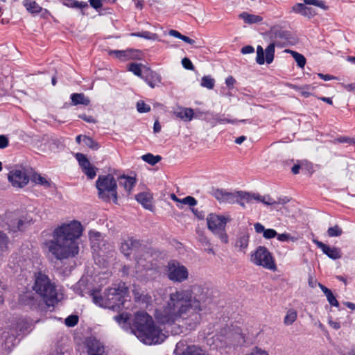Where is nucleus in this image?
Wrapping results in <instances>:
<instances>
[{"label":"nucleus","mask_w":355,"mask_h":355,"mask_svg":"<svg viewBox=\"0 0 355 355\" xmlns=\"http://www.w3.org/2000/svg\"><path fill=\"white\" fill-rule=\"evenodd\" d=\"M9 144L8 139L6 136L0 135V149L6 148Z\"/></svg>","instance_id":"6e6d98bb"},{"label":"nucleus","mask_w":355,"mask_h":355,"mask_svg":"<svg viewBox=\"0 0 355 355\" xmlns=\"http://www.w3.org/2000/svg\"><path fill=\"white\" fill-rule=\"evenodd\" d=\"M22 4L26 10L33 15H36L43 10V8L34 0H24Z\"/></svg>","instance_id":"412c9836"},{"label":"nucleus","mask_w":355,"mask_h":355,"mask_svg":"<svg viewBox=\"0 0 355 355\" xmlns=\"http://www.w3.org/2000/svg\"><path fill=\"white\" fill-rule=\"evenodd\" d=\"M138 244L139 241L129 238L127 240H124L121 242L120 250L125 256H128L130 254L132 248Z\"/></svg>","instance_id":"4be33fe9"},{"label":"nucleus","mask_w":355,"mask_h":355,"mask_svg":"<svg viewBox=\"0 0 355 355\" xmlns=\"http://www.w3.org/2000/svg\"><path fill=\"white\" fill-rule=\"evenodd\" d=\"M127 293V288L124 283H120L117 286L107 288L104 295H98L96 293H92L93 302L102 307L112 310L120 309L124 303V297Z\"/></svg>","instance_id":"20e7f679"},{"label":"nucleus","mask_w":355,"mask_h":355,"mask_svg":"<svg viewBox=\"0 0 355 355\" xmlns=\"http://www.w3.org/2000/svg\"><path fill=\"white\" fill-rule=\"evenodd\" d=\"M318 286L321 288L322 292L324 293V295H326L329 303L331 306H338L339 303H338V300L336 299L334 294L332 293L330 289H329L328 288H327L326 286H324V285L321 284L320 283L318 284Z\"/></svg>","instance_id":"cd10ccee"},{"label":"nucleus","mask_w":355,"mask_h":355,"mask_svg":"<svg viewBox=\"0 0 355 355\" xmlns=\"http://www.w3.org/2000/svg\"><path fill=\"white\" fill-rule=\"evenodd\" d=\"M249 243V235L246 233L241 234L236 242V246L239 248L240 250H245L248 246Z\"/></svg>","instance_id":"2f4dec72"},{"label":"nucleus","mask_w":355,"mask_h":355,"mask_svg":"<svg viewBox=\"0 0 355 355\" xmlns=\"http://www.w3.org/2000/svg\"><path fill=\"white\" fill-rule=\"evenodd\" d=\"M32 221L31 218L25 216L11 220L8 223V230L12 232L23 231Z\"/></svg>","instance_id":"2eb2a0df"},{"label":"nucleus","mask_w":355,"mask_h":355,"mask_svg":"<svg viewBox=\"0 0 355 355\" xmlns=\"http://www.w3.org/2000/svg\"><path fill=\"white\" fill-rule=\"evenodd\" d=\"M141 159L148 164L154 166L161 160L162 157L159 155H153L151 153H147L144 155Z\"/></svg>","instance_id":"c9c22d12"},{"label":"nucleus","mask_w":355,"mask_h":355,"mask_svg":"<svg viewBox=\"0 0 355 355\" xmlns=\"http://www.w3.org/2000/svg\"><path fill=\"white\" fill-rule=\"evenodd\" d=\"M256 62L259 64H263L265 62L264 51L261 46L259 45L257 48Z\"/></svg>","instance_id":"a18cd8bd"},{"label":"nucleus","mask_w":355,"mask_h":355,"mask_svg":"<svg viewBox=\"0 0 355 355\" xmlns=\"http://www.w3.org/2000/svg\"><path fill=\"white\" fill-rule=\"evenodd\" d=\"M200 242L205 247H209V246H211V243H210L209 240L207 237H205V236H202L200 239Z\"/></svg>","instance_id":"69168bd1"},{"label":"nucleus","mask_w":355,"mask_h":355,"mask_svg":"<svg viewBox=\"0 0 355 355\" xmlns=\"http://www.w3.org/2000/svg\"><path fill=\"white\" fill-rule=\"evenodd\" d=\"M76 158L77 159L83 173L87 176V178L91 180L94 178L96 175V168L91 164L85 155L78 153H76Z\"/></svg>","instance_id":"4468645a"},{"label":"nucleus","mask_w":355,"mask_h":355,"mask_svg":"<svg viewBox=\"0 0 355 355\" xmlns=\"http://www.w3.org/2000/svg\"><path fill=\"white\" fill-rule=\"evenodd\" d=\"M8 179L15 187L22 188L26 186L29 178L24 169L17 168L10 171Z\"/></svg>","instance_id":"f8f14e48"},{"label":"nucleus","mask_w":355,"mask_h":355,"mask_svg":"<svg viewBox=\"0 0 355 355\" xmlns=\"http://www.w3.org/2000/svg\"><path fill=\"white\" fill-rule=\"evenodd\" d=\"M254 51V47L252 46H250V45L245 46L241 50V52L243 54L252 53Z\"/></svg>","instance_id":"13d9d810"},{"label":"nucleus","mask_w":355,"mask_h":355,"mask_svg":"<svg viewBox=\"0 0 355 355\" xmlns=\"http://www.w3.org/2000/svg\"><path fill=\"white\" fill-rule=\"evenodd\" d=\"M166 275L169 280L175 283H182L189 277L187 267L177 260H171L166 267Z\"/></svg>","instance_id":"9b49d317"},{"label":"nucleus","mask_w":355,"mask_h":355,"mask_svg":"<svg viewBox=\"0 0 355 355\" xmlns=\"http://www.w3.org/2000/svg\"><path fill=\"white\" fill-rule=\"evenodd\" d=\"M87 355H105L103 343L94 337H89L85 341Z\"/></svg>","instance_id":"ddd939ff"},{"label":"nucleus","mask_w":355,"mask_h":355,"mask_svg":"<svg viewBox=\"0 0 355 355\" xmlns=\"http://www.w3.org/2000/svg\"><path fill=\"white\" fill-rule=\"evenodd\" d=\"M277 239L279 241H287L289 238H290V235L288 234H277Z\"/></svg>","instance_id":"e2e57ef3"},{"label":"nucleus","mask_w":355,"mask_h":355,"mask_svg":"<svg viewBox=\"0 0 355 355\" xmlns=\"http://www.w3.org/2000/svg\"><path fill=\"white\" fill-rule=\"evenodd\" d=\"M250 193L242 191L228 192L226 191L224 202L234 204L239 202V200H249Z\"/></svg>","instance_id":"a211bd4d"},{"label":"nucleus","mask_w":355,"mask_h":355,"mask_svg":"<svg viewBox=\"0 0 355 355\" xmlns=\"http://www.w3.org/2000/svg\"><path fill=\"white\" fill-rule=\"evenodd\" d=\"M180 202L184 205H189L191 207L197 205V200L192 196H187L181 199V200H180Z\"/></svg>","instance_id":"09e8293b"},{"label":"nucleus","mask_w":355,"mask_h":355,"mask_svg":"<svg viewBox=\"0 0 355 355\" xmlns=\"http://www.w3.org/2000/svg\"><path fill=\"white\" fill-rule=\"evenodd\" d=\"M131 332L146 345L162 343L166 336L150 315L145 311H137L130 323Z\"/></svg>","instance_id":"7ed1b4c3"},{"label":"nucleus","mask_w":355,"mask_h":355,"mask_svg":"<svg viewBox=\"0 0 355 355\" xmlns=\"http://www.w3.org/2000/svg\"><path fill=\"white\" fill-rule=\"evenodd\" d=\"M261 202L264 203V204H266V205H271L275 204V201H274L269 196H263L261 200Z\"/></svg>","instance_id":"680f3d73"},{"label":"nucleus","mask_w":355,"mask_h":355,"mask_svg":"<svg viewBox=\"0 0 355 355\" xmlns=\"http://www.w3.org/2000/svg\"><path fill=\"white\" fill-rule=\"evenodd\" d=\"M78 322V317L76 315H71L65 319V324L69 327H74Z\"/></svg>","instance_id":"49530a36"},{"label":"nucleus","mask_w":355,"mask_h":355,"mask_svg":"<svg viewBox=\"0 0 355 355\" xmlns=\"http://www.w3.org/2000/svg\"><path fill=\"white\" fill-rule=\"evenodd\" d=\"M33 180L37 184H40L46 187H50V182L40 174L34 175L33 177Z\"/></svg>","instance_id":"79ce46f5"},{"label":"nucleus","mask_w":355,"mask_h":355,"mask_svg":"<svg viewBox=\"0 0 355 355\" xmlns=\"http://www.w3.org/2000/svg\"><path fill=\"white\" fill-rule=\"evenodd\" d=\"M96 187L100 198L104 200H110L112 198L113 201L116 203L117 184L112 175H100L96 181Z\"/></svg>","instance_id":"0eeeda50"},{"label":"nucleus","mask_w":355,"mask_h":355,"mask_svg":"<svg viewBox=\"0 0 355 355\" xmlns=\"http://www.w3.org/2000/svg\"><path fill=\"white\" fill-rule=\"evenodd\" d=\"M176 116L184 121H191L193 117V110L191 108H184L175 112Z\"/></svg>","instance_id":"7c9ffc66"},{"label":"nucleus","mask_w":355,"mask_h":355,"mask_svg":"<svg viewBox=\"0 0 355 355\" xmlns=\"http://www.w3.org/2000/svg\"><path fill=\"white\" fill-rule=\"evenodd\" d=\"M272 35L271 38L273 40V42L275 45H279L281 44H286L290 42V39L291 38V35L289 32L283 31L281 29H277L273 31L272 32Z\"/></svg>","instance_id":"6ab92c4d"},{"label":"nucleus","mask_w":355,"mask_h":355,"mask_svg":"<svg viewBox=\"0 0 355 355\" xmlns=\"http://www.w3.org/2000/svg\"><path fill=\"white\" fill-rule=\"evenodd\" d=\"M250 261L255 265L264 268L275 270L277 267L272 254L264 246H259L252 254Z\"/></svg>","instance_id":"9d476101"},{"label":"nucleus","mask_w":355,"mask_h":355,"mask_svg":"<svg viewBox=\"0 0 355 355\" xmlns=\"http://www.w3.org/2000/svg\"><path fill=\"white\" fill-rule=\"evenodd\" d=\"M141 64L131 63L128 65V70L132 72L135 76L141 78L143 73V71L141 69Z\"/></svg>","instance_id":"a19ab883"},{"label":"nucleus","mask_w":355,"mask_h":355,"mask_svg":"<svg viewBox=\"0 0 355 355\" xmlns=\"http://www.w3.org/2000/svg\"><path fill=\"white\" fill-rule=\"evenodd\" d=\"M254 230H255L256 232L258 234L263 233V234L264 231H266V229H265L264 226L259 223H255L254 225Z\"/></svg>","instance_id":"052dcab7"},{"label":"nucleus","mask_w":355,"mask_h":355,"mask_svg":"<svg viewBox=\"0 0 355 355\" xmlns=\"http://www.w3.org/2000/svg\"><path fill=\"white\" fill-rule=\"evenodd\" d=\"M229 218L216 214H209L207 217L208 229L224 243H228L225 227Z\"/></svg>","instance_id":"6e6552de"},{"label":"nucleus","mask_w":355,"mask_h":355,"mask_svg":"<svg viewBox=\"0 0 355 355\" xmlns=\"http://www.w3.org/2000/svg\"><path fill=\"white\" fill-rule=\"evenodd\" d=\"M136 200L141 203L144 208L150 209L152 207L151 197L147 193H141L136 196Z\"/></svg>","instance_id":"c85d7f7f"},{"label":"nucleus","mask_w":355,"mask_h":355,"mask_svg":"<svg viewBox=\"0 0 355 355\" xmlns=\"http://www.w3.org/2000/svg\"><path fill=\"white\" fill-rule=\"evenodd\" d=\"M211 118H207V121L211 123L212 126L216 125L217 123H227L235 122L234 120H230L220 114H211Z\"/></svg>","instance_id":"c756f323"},{"label":"nucleus","mask_w":355,"mask_h":355,"mask_svg":"<svg viewBox=\"0 0 355 355\" xmlns=\"http://www.w3.org/2000/svg\"><path fill=\"white\" fill-rule=\"evenodd\" d=\"M236 83V80L232 76H229L225 80V84L227 87H232Z\"/></svg>","instance_id":"0e129e2a"},{"label":"nucleus","mask_w":355,"mask_h":355,"mask_svg":"<svg viewBox=\"0 0 355 355\" xmlns=\"http://www.w3.org/2000/svg\"><path fill=\"white\" fill-rule=\"evenodd\" d=\"M313 242L329 258L336 260L342 257V252L340 248L330 247L318 240H313Z\"/></svg>","instance_id":"dca6fc26"},{"label":"nucleus","mask_w":355,"mask_h":355,"mask_svg":"<svg viewBox=\"0 0 355 355\" xmlns=\"http://www.w3.org/2000/svg\"><path fill=\"white\" fill-rule=\"evenodd\" d=\"M62 4L69 8H84L88 7L86 2H79L76 0H62Z\"/></svg>","instance_id":"f704fd0d"},{"label":"nucleus","mask_w":355,"mask_h":355,"mask_svg":"<svg viewBox=\"0 0 355 355\" xmlns=\"http://www.w3.org/2000/svg\"><path fill=\"white\" fill-rule=\"evenodd\" d=\"M132 36L143 37L148 40H154L156 38V34L151 33L148 31H143L141 33H134L131 34Z\"/></svg>","instance_id":"c03bdc74"},{"label":"nucleus","mask_w":355,"mask_h":355,"mask_svg":"<svg viewBox=\"0 0 355 355\" xmlns=\"http://www.w3.org/2000/svg\"><path fill=\"white\" fill-rule=\"evenodd\" d=\"M114 320L117 323L119 324L125 325L127 324V322L128 320V317L126 313H122L118 315L114 316Z\"/></svg>","instance_id":"8fccbe9b"},{"label":"nucleus","mask_w":355,"mask_h":355,"mask_svg":"<svg viewBox=\"0 0 355 355\" xmlns=\"http://www.w3.org/2000/svg\"><path fill=\"white\" fill-rule=\"evenodd\" d=\"M79 118L82 119L85 121L90 123H96V120L92 116H88L85 114H80Z\"/></svg>","instance_id":"4d7b16f0"},{"label":"nucleus","mask_w":355,"mask_h":355,"mask_svg":"<svg viewBox=\"0 0 355 355\" xmlns=\"http://www.w3.org/2000/svg\"><path fill=\"white\" fill-rule=\"evenodd\" d=\"M92 7L98 9L102 7V0H89Z\"/></svg>","instance_id":"bf43d9fd"},{"label":"nucleus","mask_w":355,"mask_h":355,"mask_svg":"<svg viewBox=\"0 0 355 355\" xmlns=\"http://www.w3.org/2000/svg\"><path fill=\"white\" fill-rule=\"evenodd\" d=\"M327 233L329 236L334 237L340 236L343 233V231L338 225H336L334 227H329L327 230Z\"/></svg>","instance_id":"37998d69"},{"label":"nucleus","mask_w":355,"mask_h":355,"mask_svg":"<svg viewBox=\"0 0 355 355\" xmlns=\"http://www.w3.org/2000/svg\"><path fill=\"white\" fill-rule=\"evenodd\" d=\"M343 87L349 92H355V83L351 84H343Z\"/></svg>","instance_id":"774afa93"},{"label":"nucleus","mask_w":355,"mask_h":355,"mask_svg":"<svg viewBox=\"0 0 355 355\" xmlns=\"http://www.w3.org/2000/svg\"><path fill=\"white\" fill-rule=\"evenodd\" d=\"M182 64L184 68L188 70H194V66L188 58H184L182 60Z\"/></svg>","instance_id":"864d4df0"},{"label":"nucleus","mask_w":355,"mask_h":355,"mask_svg":"<svg viewBox=\"0 0 355 355\" xmlns=\"http://www.w3.org/2000/svg\"><path fill=\"white\" fill-rule=\"evenodd\" d=\"M72 104L77 105L79 104L88 105L90 103L89 99L83 93H74L71 96Z\"/></svg>","instance_id":"393cba45"},{"label":"nucleus","mask_w":355,"mask_h":355,"mask_svg":"<svg viewBox=\"0 0 355 355\" xmlns=\"http://www.w3.org/2000/svg\"><path fill=\"white\" fill-rule=\"evenodd\" d=\"M181 355H207L205 351L197 345H189L181 352Z\"/></svg>","instance_id":"bb28decb"},{"label":"nucleus","mask_w":355,"mask_h":355,"mask_svg":"<svg viewBox=\"0 0 355 355\" xmlns=\"http://www.w3.org/2000/svg\"><path fill=\"white\" fill-rule=\"evenodd\" d=\"M305 4L307 5H313L318 7H320L322 8H325V6L322 1L319 0H304Z\"/></svg>","instance_id":"5fc2aeb1"},{"label":"nucleus","mask_w":355,"mask_h":355,"mask_svg":"<svg viewBox=\"0 0 355 355\" xmlns=\"http://www.w3.org/2000/svg\"><path fill=\"white\" fill-rule=\"evenodd\" d=\"M275 43H270L266 49L265 53H266V58L265 62L268 64H270L274 60L275 56Z\"/></svg>","instance_id":"72a5a7b5"},{"label":"nucleus","mask_w":355,"mask_h":355,"mask_svg":"<svg viewBox=\"0 0 355 355\" xmlns=\"http://www.w3.org/2000/svg\"><path fill=\"white\" fill-rule=\"evenodd\" d=\"M108 53L121 61H126L133 58V51L132 49L110 50Z\"/></svg>","instance_id":"aec40b11"},{"label":"nucleus","mask_w":355,"mask_h":355,"mask_svg":"<svg viewBox=\"0 0 355 355\" xmlns=\"http://www.w3.org/2000/svg\"><path fill=\"white\" fill-rule=\"evenodd\" d=\"M216 347L223 348L227 346H238L245 343V338L240 327L231 326L224 328L220 334L213 337Z\"/></svg>","instance_id":"423d86ee"},{"label":"nucleus","mask_w":355,"mask_h":355,"mask_svg":"<svg viewBox=\"0 0 355 355\" xmlns=\"http://www.w3.org/2000/svg\"><path fill=\"white\" fill-rule=\"evenodd\" d=\"M141 78L151 87L154 88L161 81L159 75L149 68H146Z\"/></svg>","instance_id":"f3484780"},{"label":"nucleus","mask_w":355,"mask_h":355,"mask_svg":"<svg viewBox=\"0 0 355 355\" xmlns=\"http://www.w3.org/2000/svg\"><path fill=\"white\" fill-rule=\"evenodd\" d=\"M32 288L49 305L58 300L55 285L51 282L49 276L42 271L35 272Z\"/></svg>","instance_id":"39448f33"},{"label":"nucleus","mask_w":355,"mask_h":355,"mask_svg":"<svg viewBox=\"0 0 355 355\" xmlns=\"http://www.w3.org/2000/svg\"><path fill=\"white\" fill-rule=\"evenodd\" d=\"M201 86L209 89L214 88L215 80L211 76H205L201 79Z\"/></svg>","instance_id":"4c0bfd02"},{"label":"nucleus","mask_w":355,"mask_h":355,"mask_svg":"<svg viewBox=\"0 0 355 355\" xmlns=\"http://www.w3.org/2000/svg\"><path fill=\"white\" fill-rule=\"evenodd\" d=\"M292 11L303 16L311 17L314 15L311 8L306 7L304 3H298L292 7Z\"/></svg>","instance_id":"5701e85b"},{"label":"nucleus","mask_w":355,"mask_h":355,"mask_svg":"<svg viewBox=\"0 0 355 355\" xmlns=\"http://www.w3.org/2000/svg\"><path fill=\"white\" fill-rule=\"evenodd\" d=\"M168 34L171 36L179 38L180 40L182 39V37L183 36V35H182L180 32H178V31H175V30H171L169 31Z\"/></svg>","instance_id":"338daca9"},{"label":"nucleus","mask_w":355,"mask_h":355,"mask_svg":"<svg viewBox=\"0 0 355 355\" xmlns=\"http://www.w3.org/2000/svg\"><path fill=\"white\" fill-rule=\"evenodd\" d=\"M296 318L297 312L293 309H290L286 313L284 322L286 325H291L296 320Z\"/></svg>","instance_id":"e433bc0d"},{"label":"nucleus","mask_w":355,"mask_h":355,"mask_svg":"<svg viewBox=\"0 0 355 355\" xmlns=\"http://www.w3.org/2000/svg\"><path fill=\"white\" fill-rule=\"evenodd\" d=\"M239 18L242 19L245 23L248 24L260 23L263 18L259 15L249 14L248 12H243L239 15Z\"/></svg>","instance_id":"b1692460"},{"label":"nucleus","mask_w":355,"mask_h":355,"mask_svg":"<svg viewBox=\"0 0 355 355\" xmlns=\"http://www.w3.org/2000/svg\"><path fill=\"white\" fill-rule=\"evenodd\" d=\"M83 142L85 146L92 150H98L100 147L99 144L96 141L87 136H83Z\"/></svg>","instance_id":"ea45409f"},{"label":"nucleus","mask_w":355,"mask_h":355,"mask_svg":"<svg viewBox=\"0 0 355 355\" xmlns=\"http://www.w3.org/2000/svg\"><path fill=\"white\" fill-rule=\"evenodd\" d=\"M137 111L140 113H146L150 110L148 105L146 104L144 101H139L137 103Z\"/></svg>","instance_id":"de8ad7c7"},{"label":"nucleus","mask_w":355,"mask_h":355,"mask_svg":"<svg viewBox=\"0 0 355 355\" xmlns=\"http://www.w3.org/2000/svg\"><path fill=\"white\" fill-rule=\"evenodd\" d=\"M211 193L220 202H224L226 190L222 189H213Z\"/></svg>","instance_id":"58836bf2"},{"label":"nucleus","mask_w":355,"mask_h":355,"mask_svg":"<svg viewBox=\"0 0 355 355\" xmlns=\"http://www.w3.org/2000/svg\"><path fill=\"white\" fill-rule=\"evenodd\" d=\"M208 300L207 289L192 285L187 289H175L169 293L164 306L155 310L158 322L171 327L173 334H180L183 329H195L202 320Z\"/></svg>","instance_id":"f257e3e1"},{"label":"nucleus","mask_w":355,"mask_h":355,"mask_svg":"<svg viewBox=\"0 0 355 355\" xmlns=\"http://www.w3.org/2000/svg\"><path fill=\"white\" fill-rule=\"evenodd\" d=\"M8 237L6 235L0 232V248L2 251L7 248Z\"/></svg>","instance_id":"3c124183"},{"label":"nucleus","mask_w":355,"mask_h":355,"mask_svg":"<svg viewBox=\"0 0 355 355\" xmlns=\"http://www.w3.org/2000/svg\"><path fill=\"white\" fill-rule=\"evenodd\" d=\"M277 235V232L273 229H266L263 236L266 239L275 238Z\"/></svg>","instance_id":"603ef678"},{"label":"nucleus","mask_w":355,"mask_h":355,"mask_svg":"<svg viewBox=\"0 0 355 355\" xmlns=\"http://www.w3.org/2000/svg\"><path fill=\"white\" fill-rule=\"evenodd\" d=\"M136 183V180L132 177L121 176L119 179V185L122 186L128 193Z\"/></svg>","instance_id":"a878e982"},{"label":"nucleus","mask_w":355,"mask_h":355,"mask_svg":"<svg viewBox=\"0 0 355 355\" xmlns=\"http://www.w3.org/2000/svg\"><path fill=\"white\" fill-rule=\"evenodd\" d=\"M285 52L289 53L292 55L293 58L300 68H303L304 67L306 64V58L303 55L290 49L285 50Z\"/></svg>","instance_id":"473e14b6"},{"label":"nucleus","mask_w":355,"mask_h":355,"mask_svg":"<svg viewBox=\"0 0 355 355\" xmlns=\"http://www.w3.org/2000/svg\"><path fill=\"white\" fill-rule=\"evenodd\" d=\"M30 327V323L24 319H19L12 326L9 327L8 331H5L2 334V338L4 339V348L6 350H10L15 345L17 336L20 333H24Z\"/></svg>","instance_id":"1a4fd4ad"},{"label":"nucleus","mask_w":355,"mask_h":355,"mask_svg":"<svg viewBox=\"0 0 355 355\" xmlns=\"http://www.w3.org/2000/svg\"><path fill=\"white\" fill-rule=\"evenodd\" d=\"M82 232L78 221L61 225L54 230L53 239L46 243L49 252L58 260L76 257L79 252L78 239Z\"/></svg>","instance_id":"f03ea898"}]
</instances>
